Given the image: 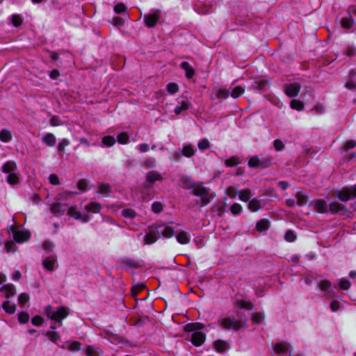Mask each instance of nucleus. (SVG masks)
<instances>
[{
    "label": "nucleus",
    "instance_id": "obj_1",
    "mask_svg": "<svg viewBox=\"0 0 356 356\" xmlns=\"http://www.w3.org/2000/svg\"><path fill=\"white\" fill-rule=\"evenodd\" d=\"M44 314L49 319L57 323L58 326H61L63 325L62 320L68 316L69 312L66 307H61L58 308L56 311H54L52 307L48 305L44 309Z\"/></svg>",
    "mask_w": 356,
    "mask_h": 356
},
{
    "label": "nucleus",
    "instance_id": "obj_2",
    "mask_svg": "<svg viewBox=\"0 0 356 356\" xmlns=\"http://www.w3.org/2000/svg\"><path fill=\"white\" fill-rule=\"evenodd\" d=\"M186 339L195 346H200V323H188L184 327Z\"/></svg>",
    "mask_w": 356,
    "mask_h": 356
},
{
    "label": "nucleus",
    "instance_id": "obj_3",
    "mask_svg": "<svg viewBox=\"0 0 356 356\" xmlns=\"http://www.w3.org/2000/svg\"><path fill=\"white\" fill-rule=\"evenodd\" d=\"M335 195L342 202L356 199V184L349 187H343L335 192Z\"/></svg>",
    "mask_w": 356,
    "mask_h": 356
},
{
    "label": "nucleus",
    "instance_id": "obj_4",
    "mask_svg": "<svg viewBox=\"0 0 356 356\" xmlns=\"http://www.w3.org/2000/svg\"><path fill=\"white\" fill-rule=\"evenodd\" d=\"M181 187L186 189L191 190V193L200 196V184L195 182L190 177L184 176L181 178Z\"/></svg>",
    "mask_w": 356,
    "mask_h": 356
},
{
    "label": "nucleus",
    "instance_id": "obj_5",
    "mask_svg": "<svg viewBox=\"0 0 356 356\" xmlns=\"http://www.w3.org/2000/svg\"><path fill=\"white\" fill-rule=\"evenodd\" d=\"M272 164V159L270 156L264 157L260 159L257 156L250 158L248 165L250 168L264 169Z\"/></svg>",
    "mask_w": 356,
    "mask_h": 356
},
{
    "label": "nucleus",
    "instance_id": "obj_6",
    "mask_svg": "<svg viewBox=\"0 0 356 356\" xmlns=\"http://www.w3.org/2000/svg\"><path fill=\"white\" fill-rule=\"evenodd\" d=\"M220 325L227 330H239L243 326L241 321H236L234 318L226 317L220 321Z\"/></svg>",
    "mask_w": 356,
    "mask_h": 356
},
{
    "label": "nucleus",
    "instance_id": "obj_7",
    "mask_svg": "<svg viewBox=\"0 0 356 356\" xmlns=\"http://www.w3.org/2000/svg\"><path fill=\"white\" fill-rule=\"evenodd\" d=\"M140 193L144 201H149L153 197L155 191L153 186L144 183L140 188Z\"/></svg>",
    "mask_w": 356,
    "mask_h": 356
},
{
    "label": "nucleus",
    "instance_id": "obj_8",
    "mask_svg": "<svg viewBox=\"0 0 356 356\" xmlns=\"http://www.w3.org/2000/svg\"><path fill=\"white\" fill-rule=\"evenodd\" d=\"M163 179V176L160 172L156 170H152L148 172L145 175V181L147 185H150L152 186H154V184L156 181H162Z\"/></svg>",
    "mask_w": 356,
    "mask_h": 356
},
{
    "label": "nucleus",
    "instance_id": "obj_9",
    "mask_svg": "<svg viewBox=\"0 0 356 356\" xmlns=\"http://www.w3.org/2000/svg\"><path fill=\"white\" fill-rule=\"evenodd\" d=\"M163 227L162 225L157 226L156 230L154 227L150 228V231L145 236V244H152L158 239V234H159V229Z\"/></svg>",
    "mask_w": 356,
    "mask_h": 356
},
{
    "label": "nucleus",
    "instance_id": "obj_10",
    "mask_svg": "<svg viewBox=\"0 0 356 356\" xmlns=\"http://www.w3.org/2000/svg\"><path fill=\"white\" fill-rule=\"evenodd\" d=\"M118 263L124 268H139L141 267L139 261L129 257L121 258L119 259Z\"/></svg>",
    "mask_w": 356,
    "mask_h": 356
},
{
    "label": "nucleus",
    "instance_id": "obj_11",
    "mask_svg": "<svg viewBox=\"0 0 356 356\" xmlns=\"http://www.w3.org/2000/svg\"><path fill=\"white\" fill-rule=\"evenodd\" d=\"M300 88L301 86L298 83L286 84L284 86V92L287 96L294 97L298 95Z\"/></svg>",
    "mask_w": 356,
    "mask_h": 356
},
{
    "label": "nucleus",
    "instance_id": "obj_12",
    "mask_svg": "<svg viewBox=\"0 0 356 356\" xmlns=\"http://www.w3.org/2000/svg\"><path fill=\"white\" fill-rule=\"evenodd\" d=\"M160 17V12L159 10L154 13L148 14L144 16L145 24L147 27L152 28L155 26Z\"/></svg>",
    "mask_w": 356,
    "mask_h": 356
},
{
    "label": "nucleus",
    "instance_id": "obj_13",
    "mask_svg": "<svg viewBox=\"0 0 356 356\" xmlns=\"http://www.w3.org/2000/svg\"><path fill=\"white\" fill-rule=\"evenodd\" d=\"M68 210L67 204L56 202L51 204L50 211L54 215H63Z\"/></svg>",
    "mask_w": 356,
    "mask_h": 356
},
{
    "label": "nucleus",
    "instance_id": "obj_14",
    "mask_svg": "<svg viewBox=\"0 0 356 356\" xmlns=\"http://www.w3.org/2000/svg\"><path fill=\"white\" fill-rule=\"evenodd\" d=\"M67 213L74 218L81 220L83 222H87L89 220V216L88 215L82 216L81 213L76 210V207L68 208Z\"/></svg>",
    "mask_w": 356,
    "mask_h": 356
},
{
    "label": "nucleus",
    "instance_id": "obj_15",
    "mask_svg": "<svg viewBox=\"0 0 356 356\" xmlns=\"http://www.w3.org/2000/svg\"><path fill=\"white\" fill-rule=\"evenodd\" d=\"M215 194L202 186V207L207 205L214 197Z\"/></svg>",
    "mask_w": 356,
    "mask_h": 356
},
{
    "label": "nucleus",
    "instance_id": "obj_16",
    "mask_svg": "<svg viewBox=\"0 0 356 356\" xmlns=\"http://www.w3.org/2000/svg\"><path fill=\"white\" fill-rule=\"evenodd\" d=\"M31 235L28 231H15L13 239L17 243H23L29 239Z\"/></svg>",
    "mask_w": 356,
    "mask_h": 356
},
{
    "label": "nucleus",
    "instance_id": "obj_17",
    "mask_svg": "<svg viewBox=\"0 0 356 356\" xmlns=\"http://www.w3.org/2000/svg\"><path fill=\"white\" fill-rule=\"evenodd\" d=\"M0 291L4 293L6 298H10L14 296L16 293V289L13 284H7L2 286Z\"/></svg>",
    "mask_w": 356,
    "mask_h": 356
},
{
    "label": "nucleus",
    "instance_id": "obj_18",
    "mask_svg": "<svg viewBox=\"0 0 356 356\" xmlns=\"http://www.w3.org/2000/svg\"><path fill=\"white\" fill-rule=\"evenodd\" d=\"M213 346L216 351L224 353L230 348V346L227 341L218 339L213 342Z\"/></svg>",
    "mask_w": 356,
    "mask_h": 356
},
{
    "label": "nucleus",
    "instance_id": "obj_19",
    "mask_svg": "<svg viewBox=\"0 0 356 356\" xmlns=\"http://www.w3.org/2000/svg\"><path fill=\"white\" fill-rule=\"evenodd\" d=\"M56 259H57L55 255L46 257L42 261L44 268L49 271L54 270V264L56 261Z\"/></svg>",
    "mask_w": 356,
    "mask_h": 356
},
{
    "label": "nucleus",
    "instance_id": "obj_20",
    "mask_svg": "<svg viewBox=\"0 0 356 356\" xmlns=\"http://www.w3.org/2000/svg\"><path fill=\"white\" fill-rule=\"evenodd\" d=\"M180 67L185 70V74L187 79H191L193 78L195 74V70L188 62H182L180 64Z\"/></svg>",
    "mask_w": 356,
    "mask_h": 356
},
{
    "label": "nucleus",
    "instance_id": "obj_21",
    "mask_svg": "<svg viewBox=\"0 0 356 356\" xmlns=\"http://www.w3.org/2000/svg\"><path fill=\"white\" fill-rule=\"evenodd\" d=\"M318 287L324 291L326 295L332 296L331 282L327 280H322L318 284Z\"/></svg>",
    "mask_w": 356,
    "mask_h": 356
},
{
    "label": "nucleus",
    "instance_id": "obj_22",
    "mask_svg": "<svg viewBox=\"0 0 356 356\" xmlns=\"http://www.w3.org/2000/svg\"><path fill=\"white\" fill-rule=\"evenodd\" d=\"M314 208L319 213H326L327 211V203L323 200H317L315 201Z\"/></svg>",
    "mask_w": 356,
    "mask_h": 356
},
{
    "label": "nucleus",
    "instance_id": "obj_23",
    "mask_svg": "<svg viewBox=\"0 0 356 356\" xmlns=\"http://www.w3.org/2000/svg\"><path fill=\"white\" fill-rule=\"evenodd\" d=\"M17 169V165L15 162L13 161H7L2 167V170L5 173H13Z\"/></svg>",
    "mask_w": 356,
    "mask_h": 356
},
{
    "label": "nucleus",
    "instance_id": "obj_24",
    "mask_svg": "<svg viewBox=\"0 0 356 356\" xmlns=\"http://www.w3.org/2000/svg\"><path fill=\"white\" fill-rule=\"evenodd\" d=\"M42 140L47 145L52 147L56 144V139L54 135L51 133L46 134L42 138Z\"/></svg>",
    "mask_w": 356,
    "mask_h": 356
},
{
    "label": "nucleus",
    "instance_id": "obj_25",
    "mask_svg": "<svg viewBox=\"0 0 356 356\" xmlns=\"http://www.w3.org/2000/svg\"><path fill=\"white\" fill-rule=\"evenodd\" d=\"M296 197L297 199V204L299 206L306 204L308 201V197L303 191H298L296 194Z\"/></svg>",
    "mask_w": 356,
    "mask_h": 356
},
{
    "label": "nucleus",
    "instance_id": "obj_26",
    "mask_svg": "<svg viewBox=\"0 0 356 356\" xmlns=\"http://www.w3.org/2000/svg\"><path fill=\"white\" fill-rule=\"evenodd\" d=\"M345 209V207L337 202H332L329 205V211L332 213H337L341 211H343Z\"/></svg>",
    "mask_w": 356,
    "mask_h": 356
},
{
    "label": "nucleus",
    "instance_id": "obj_27",
    "mask_svg": "<svg viewBox=\"0 0 356 356\" xmlns=\"http://www.w3.org/2000/svg\"><path fill=\"white\" fill-rule=\"evenodd\" d=\"M350 80L348 81L345 86L348 89H354L356 88V72L354 70H351L350 72Z\"/></svg>",
    "mask_w": 356,
    "mask_h": 356
},
{
    "label": "nucleus",
    "instance_id": "obj_28",
    "mask_svg": "<svg viewBox=\"0 0 356 356\" xmlns=\"http://www.w3.org/2000/svg\"><path fill=\"white\" fill-rule=\"evenodd\" d=\"M251 190L249 188L241 190L238 192V197L241 201L248 202L251 197Z\"/></svg>",
    "mask_w": 356,
    "mask_h": 356
},
{
    "label": "nucleus",
    "instance_id": "obj_29",
    "mask_svg": "<svg viewBox=\"0 0 356 356\" xmlns=\"http://www.w3.org/2000/svg\"><path fill=\"white\" fill-rule=\"evenodd\" d=\"M289 344L286 343H277L274 347V351L277 354H282L288 350Z\"/></svg>",
    "mask_w": 356,
    "mask_h": 356
},
{
    "label": "nucleus",
    "instance_id": "obj_30",
    "mask_svg": "<svg viewBox=\"0 0 356 356\" xmlns=\"http://www.w3.org/2000/svg\"><path fill=\"white\" fill-rule=\"evenodd\" d=\"M102 353V350L92 346H88L86 349V355L87 356H99Z\"/></svg>",
    "mask_w": 356,
    "mask_h": 356
},
{
    "label": "nucleus",
    "instance_id": "obj_31",
    "mask_svg": "<svg viewBox=\"0 0 356 356\" xmlns=\"http://www.w3.org/2000/svg\"><path fill=\"white\" fill-rule=\"evenodd\" d=\"M2 308L7 314H12L15 312L16 305L10 304V301L7 300L2 304Z\"/></svg>",
    "mask_w": 356,
    "mask_h": 356
},
{
    "label": "nucleus",
    "instance_id": "obj_32",
    "mask_svg": "<svg viewBox=\"0 0 356 356\" xmlns=\"http://www.w3.org/2000/svg\"><path fill=\"white\" fill-rule=\"evenodd\" d=\"M248 209L253 212L257 211L261 209L260 201L257 198L250 200L248 204Z\"/></svg>",
    "mask_w": 356,
    "mask_h": 356
},
{
    "label": "nucleus",
    "instance_id": "obj_33",
    "mask_svg": "<svg viewBox=\"0 0 356 356\" xmlns=\"http://www.w3.org/2000/svg\"><path fill=\"white\" fill-rule=\"evenodd\" d=\"M269 221L266 219H262L257 222L256 228L259 232L266 231L269 228Z\"/></svg>",
    "mask_w": 356,
    "mask_h": 356
},
{
    "label": "nucleus",
    "instance_id": "obj_34",
    "mask_svg": "<svg viewBox=\"0 0 356 356\" xmlns=\"http://www.w3.org/2000/svg\"><path fill=\"white\" fill-rule=\"evenodd\" d=\"M12 134L8 129H2L0 131V140L2 142L8 143L12 140Z\"/></svg>",
    "mask_w": 356,
    "mask_h": 356
},
{
    "label": "nucleus",
    "instance_id": "obj_35",
    "mask_svg": "<svg viewBox=\"0 0 356 356\" xmlns=\"http://www.w3.org/2000/svg\"><path fill=\"white\" fill-rule=\"evenodd\" d=\"M86 211L92 213H98L100 211L101 205L97 202H91L85 207Z\"/></svg>",
    "mask_w": 356,
    "mask_h": 356
},
{
    "label": "nucleus",
    "instance_id": "obj_36",
    "mask_svg": "<svg viewBox=\"0 0 356 356\" xmlns=\"http://www.w3.org/2000/svg\"><path fill=\"white\" fill-rule=\"evenodd\" d=\"M189 103L187 101L182 100L180 105L177 106L175 108L174 112L176 115H179L184 111L188 108Z\"/></svg>",
    "mask_w": 356,
    "mask_h": 356
},
{
    "label": "nucleus",
    "instance_id": "obj_37",
    "mask_svg": "<svg viewBox=\"0 0 356 356\" xmlns=\"http://www.w3.org/2000/svg\"><path fill=\"white\" fill-rule=\"evenodd\" d=\"M177 241L181 244H186L189 242L190 239L186 232H181L176 236Z\"/></svg>",
    "mask_w": 356,
    "mask_h": 356
},
{
    "label": "nucleus",
    "instance_id": "obj_38",
    "mask_svg": "<svg viewBox=\"0 0 356 356\" xmlns=\"http://www.w3.org/2000/svg\"><path fill=\"white\" fill-rule=\"evenodd\" d=\"M241 163V160L237 156H232L225 160V164L227 167H234L236 166Z\"/></svg>",
    "mask_w": 356,
    "mask_h": 356
},
{
    "label": "nucleus",
    "instance_id": "obj_39",
    "mask_svg": "<svg viewBox=\"0 0 356 356\" xmlns=\"http://www.w3.org/2000/svg\"><path fill=\"white\" fill-rule=\"evenodd\" d=\"M268 82L266 80L264 79H260L255 81L253 83V87L259 90H264L266 89L267 86Z\"/></svg>",
    "mask_w": 356,
    "mask_h": 356
},
{
    "label": "nucleus",
    "instance_id": "obj_40",
    "mask_svg": "<svg viewBox=\"0 0 356 356\" xmlns=\"http://www.w3.org/2000/svg\"><path fill=\"white\" fill-rule=\"evenodd\" d=\"M159 233H161L163 237L170 238L174 235L175 232L172 227H165L163 230L159 229Z\"/></svg>",
    "mask_w": 356,
    "mask_h": 356
},
{
    "label": "nucleus",
    "instance_id": "obj_41",
    "mask_svg": "<svg viewBox=\"0 0 356 356\" xmlns=\"http://www.w3.org/2000/svg\"><path fill=\"white\" fill-rule=\"evenodd\" d=\"M45 335L54 343H56L58 340H60V336L57 332L49 331L45 333Z\"/></svg>",
    "mask_w": 356,
    "mask_h": 356
},
{
    "label": "nucleus",
    "instance_id": "obj_42",
    "mask_svg": "<svg viewBox=\"0 0 356 356\" xmlns=\"http://www.w3.org/2000/svg\"><path fill=\"white\" fill-rule=\"evenodd\" d=\"M102 143L108 147H111L115 143V139L113 136H106L102 138Z\"/></svg>",
    "mask_w": 356,
    "mask_h": 356
},
{
    "label": "nucleus",
    "instance_id": "obj_43",
    "mask_svg": "<svg viewBox=\"0 0 356 356\" xmlns=\"http://www.w3.org/2000/svg\"><path fill=\"white\" fill-rule=\"evenodd\" d=\"M99 193L102 194L108 195L111 190L109 184H100L99 185Z\"/></svg>",
    "mask_w": 356,
    "mask_h": 356
},
{
    "label": "nucleus",
    "instance_id": "obj_44",
    "mask_svg": "<svg viewBox=\"0 0 356 356\" xmlns=\"http://www.w3.org/2000/svg\"><path fill=\"white\" fill-rule=\"evenodd\" d=\"M290 104H291V107L293 109H296L297 111H302L304 108L303 103L298 99H293L291 102Z\"/></svg>",
    "mask_w": 356,
    "mask_h": 356
},
{
    "label": "nucleus",
    "instance_id": "obj_45",
    "mask_svg": "<svg viewBox=\"0 0 356 356\" xmlns=\"http://www.w3.org/2000/svg\"><path fill=\"white\" fill-rule=\"evenodd\" d=\"M264 318V314L260 312H255L252 315V321L254 323H260Z\"/></svg>",
    "mask_w": 356,
    "mask_h": 356
},
{
    "label": "nucleus",
    "instance_id": "obj_46",
    "mask_svg": "<svg viewBox=\"0 0 356 356\" xmlns=\"http://www.w3.org/2000/svg\"><path fill=\"white\" fill-rule=\"evenodd\" d=\"M129 137L128 134L125 132L120 133L117 137L118 142L121 144L127 143L129 142Z\"/></svg>",
    "mask_w": 356,
    "mask_h": 356
},
{
    "label": "nucleus",
    "instance_id": "obj_47",
    "mask_svg": "<svg viewBox=\"0 0 356 356\" xmlns=\"http://www.w3.org/2000/svg\"><path fill=\"white\" fill-rule=\"evenodd\" d=\"M242 209V207L238 203H234L230 207V211L234 216L240 214Z\"/></svg>",
    "mask_w": 356,
    "mask_h": 356
},
{
    "label": "nucleus",
    "instance_id": "obj_48",
    "mask_svg": "<svg viewBox=\"0 0 356 356\" xmlns=\"http://www.w3.org/2000/svg\"><path fill=\"white\" fill-rule=\"evenodd\" d=\"M181 154H182V155H184L186 157L191 156L192 155L194 154V150H193V147L190 145L184 146L182 149Z\"/></svg>",
    "mask_w": 356,
    "mask_h": 356
},
{
    "label": "nucleus",
    "instance_id": "obj_49",
    "mask_svg": "<svg viewBox=\"0 0 356 356\" xmlns=\"http://www.w3.org/2000/svg\"><path fill=\"white\" fill-rule=\"evenodd\" d=\"M29 300V296L27 293H21L18 296V302L21 307H23Z\"/></svg>",
    "mask_w": 356,
    "mask_h": 356
},
{
    "label": "nucleus",
    "instance_id": "obj_50",
    "mask_svg": "<svg viewBox=\"0 0 356 356\" xmlns=\"http://www.w3.org/2000/svg\"><path fill=\"white\" fill-rule=\"evenodd\" d=\"M244 92V89L241 86H236L230 93L231 96L234 98H237Z\"/></svg>",
    "mask_w": 356,
    "mask_h": 356
},
{
    "label": "nucleus",
    "instance_id": "obj_51",
    "mask_svg": "<svg viewBox=\"0 0 356 356\" xmlns=\"http://www.w3.org/2000/svg\"><path fill=\"white\" fill-rule=\"evenodd\" d=\"M29 315L27 312H21L18 314V321L20 323L24 324L29 321Z\"/></svg>",
    "mask_w": 356,
    "mask_h": 356
},
{
    "label": "nucleus",
    "instance_id": "obj_52",
    "mask_svg": "<svg viewBox=\"0 0 356 356\" xmlns=\"http://www.w3.org/2000/svg\"><path fill=\"white\" fill-rule=\"evenodd\" d=\"M341 24L343 29L348 30L353 26V20L350 18L344 17L341 19Z\"/></svg>",
    "mask_w": 356,
    "mask_h": 356
},
{
    "label": "nucleus",
    "instance_id": "obj_53",
    "mask_svg": "<svg viewBox=\"0 0 356 356\" xmlns=\"http://www.w3.org/2000/svg\"><path fill=\"white\" fill-rule=\"evenodd\" d=\"M122 215L124 218H134L136 216V213L135 211L131 209H125L122 210Z\"/></svg>",
    "mask_w": 356,
    "mask_h": 356
},
{
    "label": "nucleus",
    "instance_id": "obj_54",
    "mask_svg": "<svg viewBox=\"0 0 356 356\" xmlns=\"http://www.w3.org/2000/svg\"><path fill=\"white\" fill-rule=\"evenodd\" d=\"M70 144V142L68 139L67 138H63V140H61L58 146H57V149L58 152H63L64 149H65V147L66 146H68Z\"/></svg>",
    "mask_w": 356,
    "mask_h": 356
},
{
    "label": "nucleus",
    "instance_id": "obj_55",
    "mask_svg": "<svg viewBox=\"0 0 356 356\" xmlns=\"http://www.w3.org/2000/svg\"><path fill=\"white\" fill-rule=\"evenodd\" d=\"M145 288V285L143 283L134 286L131 289L132 296H136L137 294Z\"/></svg>",
    "mask_w": 356,
    "mask_h": 356
},
{
    "label": "nucleus",
    "instance_id": "obj_56",
    "mask_svg": "<svg viewBox=\"0 0 356 356\" xmlns=\"http://www.w3.org/2000/svg\"><path fill=\"white\" fill-rule=\"evenodd\" d=\"M216 95H217L218 99H226L227 97H229V92L227 90H226V89L221 88L220 90H218V91L217 92Z\"/></svg>",
    "mask_w": 356,
    "mask_h": 356
},
{
    "label": "nucleus",
    "instance_id": "obj_57",
    "mask_svg": "<svg viewBox=\"0 0 356 356\" xmlns=\"http://www.w3.org/2000/svg\"><path fill=\"white\" fill-rule=\"evenodd\" d=\"M143 166L146 168H153L156 166V160L154 158H149L143 163Z\"/></svg>",
    "mask_w": 356,
    "mask_h": 356
},
{
    "label": "nucleus",
    "instance_id": "obj_58",
    "mask_svg": "<svg viewBox=\"0 0 356 356\" xmlns=\"http://www.w3.org/2000/svg\"><path fill=\"white\" fill-rule=\"evenodd\" d=\"M12 23L14 26L18 27L22 23V18L19 15H12Z\"/></svg>",
    "mask_w": 356,
    "mask_h": 356
},
{
    "label": "nucleus",
    "instance_id": "obj_59",
    "mask_svg": "<svg viewBox=\"0 0 356 356\" xmlns=\"http://www.w3.org/2000/svg\"><path fill=\"white\" fill-rule=\"evenodd\" d=\"M179 90V86L175 83H170L167 85V90L170 94H174Z\"/></svg>",
    "mask_w": 356,
    "mask_h": 356
},
{
    "label": "nucleus",
    "instance_id": "obj_60",
    "mask_svg": "<svg viewBox=\"0 0 356 356\" xmlns=\"http://www.w3.org/2000/svg\"><path fill=\"white\" fill-rule=\"evenodd\" d=\"M238 304L241 308H244L248 310H252L253 309L252 303L248 301L240 300L238 302Z\"/></svg>",
    "mask_w": 356,
    "mask_h": 356
},
{
    "label": "nucleus",
    "instance_id": "obj_61",
    "mask_svg": "<svg viewBox=\"0 0 356 356\" xmlns=\"http://www.w3.org/2000/svg\"><path fill=\"white\" fill-rule=\"evenodd\" d=\"M7 181L10 184H15L19 182V178L15 173H10L8 175Z\"/></svg>",
    "mask_w": 356,
    "mask_h": 356
},
{
    "label": "nucleus",
    "instance_id": "obj_62",
    "mask_svg": "<svg viewBox=\"0 0 356 356\" xmlns=\"http://www.w3.org/2000/svg\"><path fill=\"white\" fill-rule=\"evenodd\" d=\"M126 10L127 7L123 3H119L114 6V11L117 14L124 13Z\"/></svg>",
    "mask_w": 356,
    "mask_h": 356
},
{
    "label": "nucleus",
    "instance_id": "obj_63",
    "mask_svg": "<svg viewBox=\"0 0 356 356\" xmlns=\"http://www.w3.org/2000/svg\"><path fill=\"white\" fill-rule=\"evenodd\" d=\"M152 210L156 213H159L163 210V205L159 202H154L152 205Z\"/></svg>",
    "mask_w": 356,
    "mask_h": 356
},
{
    "label": "nucleus",
    "instance_id": "obj_64",
    "mask_svg": "<svg viewBox=\"0 0 356 356\" xmlns=\"http://www.w3.org/2000/svg\"><path fill=\"white\" fill-rule=\"evenodd\" d=\"M237 191L234 186H229L226 189V194L231 198H235L237 195Z\"/></svg>",
    "mask_w": 356,
    "mask_h": 356
}]
</instances>
